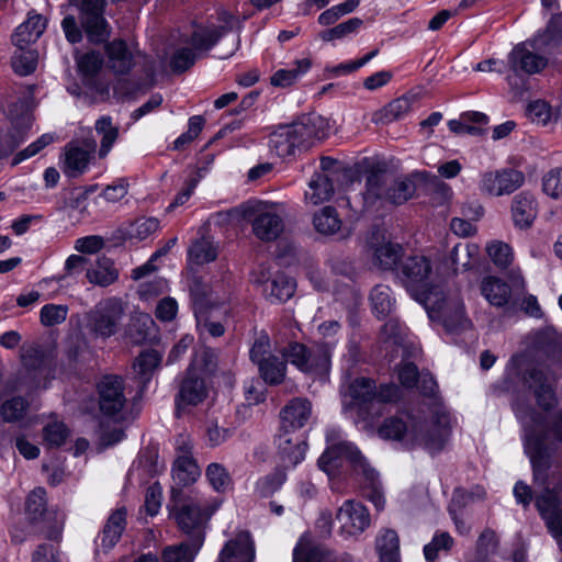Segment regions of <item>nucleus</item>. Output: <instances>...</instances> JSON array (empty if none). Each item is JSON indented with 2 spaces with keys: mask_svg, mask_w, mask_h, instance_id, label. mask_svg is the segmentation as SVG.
<instances>
[{
  "mask_svg": "<svg viewBox=\"0 0 562 562\" xmlns=\"http://www.w3.org/2000/svg\"><path fill=\"white\" fill-rule=\"evenodd\" d=\"M293 562H347L339 560L329 550L314 546L306 538H301L293 550Z\"/></svg>",
  "mask_w": 562,
  "mask_h": 562,
  "instance_id": "obj_27",
  "label": "nucleus"
},
{
  "mask_svg": "<svg viewBox=\"0 0 562 562\" xmlns=\"http://www.w3.org/2000/svg\"><path fill=\"white\" fill-rule=\"evenodd\" d=\"M161 356L156 350L143 351L133 363L134 378L142 384H146L153 376L154 371L158 368Z\"/></svg>",
  "mask_w": 562,
  "mask_h": 562,
  "instance_id": "obj_36",
  "label": "nucleus"
},
{
  "mask_svg": "<svg viewBox=\"0 0 562 562\" xmlns=\"http://www.w3.org/2000/svg\"><path fill=\"white\" fill-rule=\"evenodd\" d=\"M37 65V54L35 50L18 48L12 57V68L20 76L32 74Z\"/></svg>",
  "mask_w": 562,
  "mask_h": 562,
  "instance_id": "obj_49",
  "label": "nucleus"
},
{
  "mask_svg": "<svg viewBox=\"0 0 562 562\" xmlns=\"http://www.w3.org/2000/svg\"><path fill=\"white\" fill-rule=\"evenodd\" d=\"M283 357L305 373H324L328 369L329 356L325 350H308L299 342L290 344L282 351Z\"/></svg>",
  "mask_w": 562,
  "mask_h": 562,
  "instance_id": "obj_11",
  "label": "nucleus"
},
{
  "mask_svg": "<svg viewBox=\"0 0 562 562\" xmlns=\"http://www.w3.org/2000/svg\"><path fill=\"white\" fill-rule=\"evenodd\" d=\"M212 311L207 310L206 312L196 313V325L202 333L206 331L212 337H220L224 334L225 328L220 322L213 319Z\"/></svg>",
  "mask_w": 562,
  "mask_h": 562,
  "instance_id": "obj_64",
  "label": "nucleus"
},
{
  "mask_svg": "<svg viewBox=\"0 0 562 562\" xmlns=\"http://www.w3.org/2000/svg\"><path fill=\"white\" fill-rule=\"evenodd\" d=\"M217 257L216 248L213 243L202 238L192 244L189 248V258L196 265H203L215 260Z\"/></svg>",
  "mask_w": 562,
  "mask_h": 562,
  "instance_id": "obj_50",
  "label": "nucleus"
},
{
  "mask_svg": "<svg viewBox=\"0 0 562 562\" xmlns=\"http://www.w3.org/2000/svg\"><path fill=\"white\" fill-rule=\"evenodd\" d=\"M381 562H400V539L395 530H381L375 539Z\"/></svg>",
  "mask_w": 562,
  "mask_h": 562,
  "instance_id": "obj_32",
  "label": "nucleus"
},
{
  "mask_svg": "<svg viewBox=\"0 0 562 562\" xmlns=\"http://www.w3.org/2000/svg\"><path fill=\"white\" fill-rule=\"evenodd\" d=\"M159 228V221L155 217L138 218L128 227L127 234L131 238L143 240Z\"/></svg>",
  "mask_w": 562,
  "mask_h": 562,
  "instance_id": "obj_57",
  "label": "nucleus"
},
{
  "mask_svg": "<svg viewBox=\"0 0 562 562\" xmlns=\"http://www.w3.org/2000/svg\"><path fill=\"white\" fill-rule=\"evenodd\" d=\"M271 342L267 334L261 333L255 340L250 349V359L255 364H260L265 360L272 357Z\"/></svg>",
  "mask_w": 562,
  "mask_h": 562,
  "instance_id": "obj_62",
  "label": "nucleus"
},
{
  "mask_svg": "<svg viewBox=\"0 0 562 562\" xmlns=\"http://www.w3.org/2000/svg\"><path fill=\"white\" fill-rule=\"evenodd\" d=\"M98 390L101 412L110 417H119L126 404L123 379L106 375L100 381Z\"/></svg>",
  "mask_w": 562,
  "mask_h": 562,
  "instance_id": "obj_14",
  "label": "nucleus"
},
{
  "mask_svg": "<svg viewBox=\"0 0 562 562\" xmlns=\"http://www.w3.org/2000/svg\"><path fill=\"white\" fill-rule=\"evenodd\" d=\"M415 190V182L408 176L390 178L386 202L392 205H401L413 198Z\"/></svg>",
  "mask_w": 562,
  "mask_h": 562,
  "instance_id": "obj_38",
  "label": "nucleus"
},
{
  "mask_svg": "<svg viewBox=\"0 0 562 562\" xmlns=\"http://www.w3.org/2000/svg\"><path fill=\"white\" fill-rule=\"evenodd\" d=\"M70 431L60 420H50L43 427V440L50 448L63 446Z\"/></svg>",
  "mask_w": 562,
  "mask_h": 562,
  "instance_id": "obj_48",
  "label": "nucleus"
},
{
  "mask_svg": "<svg viewBox=\"0 0 562 562\" xmlns=\"http://www.w3.org/2000/svg\"><path fill=\"white\" fill-rule=\"evenodd\" d=\"M29 404L22 397H13L1 406V415L4 422L13 423L24 417Z\"/></svg>",
  "mask_w": 562,
  "mask_h": 562,
  "instance_id": "obj_54",
  "label": "nucleus"
},
{
  "mask_svg": "<svg viewBox=\"0 0 562 562\" xmlns=\"http://www.w3.org/2000/svg\"><path fill=\"white\" fill-rule=\"evenodd\" d=\"M67 314V305L46 304L40 311V321L43 326L52 327L64 323Z\"/></svg>",
  "mask_w": 562,
  "mask_h": 562,
  "instance_id": "obj_51",
  "label": "nucleus"
},
{
  "mask_svg": "<svg viewBox=\"0 0 562 562\" xmlns=\"http://www.w3.org/2000/svg\"><path fill=\"white\" fill-rule=\"evenodd\" d=\"M46 29V20L37 13L30 12L27 19L21 23L12 35L16 48H27L35 43Z\"/></svg>",
  "mask_w": 562,
  "mask_h": 562,
  "instance_id": "obj_26",
  "label": "nucleus"
},
{
  "mask_svg": "<svg viewBox=\"0 0 562 562\" xmlns=\"http://www.w3.org/2000/svg\"><path fill=\"white\" fill-rule=\"evenodd\" d=\"M87 278L90 283L108 286L117 280L119 271L111 259L102 257L98 258L95 265L87 270Z\"/></svg>",
  "mask_w": 562,
  "mask_h": 562,
  "instance_id": "obj_33",
  "label": "nucleus"
},
{
  "mask_svg": "<svg viewBox=\"0 0 562 562\" xmlns=\"http://www.w3.org/2000/svg\"><path fill=\"white\" fill-rule=\"evenodd\" d=\"M94 128L101 135L99 156L104 158L119 137V127L112 124L110 116H102L95 122Z\"/></svg>",
  "mask_w": 562,
  "mask_h": 562,
  "instance_id": "obj_44",
  "label": "nucleus"
},
{
  "mask_svg": "<svg viewBox=\"0 0 562 562\" xmlns=\"http://www.w3.org/2000/svg\"><path fill=\"white\" fill-rule=\"evenodd\" d=\"M260 376L267 384H281L286 374V361L272 356L257 366Z\"/></svg>",
  "mask_w": 562,
  "mask_h": 562,
  "instance_id": "obj_41",
  "label": "nucleus"
},
{
  "mask_svg": "<svg viewBox=\"0 0 562 562\" xmlns=\"http://www.w3.org/2000/svg\"><path fill=\"white\" fill-rule=\"evenodd\" d=\"M200 476V469L192 456L179 454L173 463L172 477L182 485L193 483Z\"/></svg>",
  "mask_w": 562,
  "mask_h": 562,
  "instance_id": "obj_40",
  "label": "nucleus"
},
{
  "mask_svg": "<svg viewBox=\"0 0 562 562\" xmlns=\"http://www.w3.org/2000/svg\"><path fill=\"white\" fill-rule=\"evenodd\" d=\"M479 246L472 243H458L451 250L449 259L454 272L468 270L476 262Z\"/></svg>",
  "mask_w": 562,
  "mask_h": 562,
  "instance_id": "obj_37",
  "label": "nucleus"
},
{
  "mask_svg": "<svg viewBox=\"0 0 562 562\" xmlns=\"http://www.w3.org/2000/svg\"><path fill=\"white\" fill-rule=\"evenodd\" d=\"M46 492L37 487L30 493L26 499V513L31 519L37 520L45 512Z\"/></svg>",
  "mask_w": 562,
  "mask_h": 562,
  "instance_id": "obj_59",
  "label": "nucleus"
},
{
  "mask_svg": "<svg viewBox=\"0 0 562 562\" xmlns=\"http://www.w3.org/2000/svg\"><path fill=\"white\" fill-rule=\"evenodd\" d=\"M312 414L311 403L306 398H292L281 411V430L292 432L305 426Z\"/></svg>",
  "mask_w": 562,
  "mask_h": 562,
  "instance_id": "obj_19",
  "label": "nucleus"
},
{
  "mask_svg": "<svg viewBox=\"0 0 562 562\" xmlns=\"http://www.w3.org/2000/svg\"><path fill=\"white\" fill-rule=\"evenodd\" d=\"M507 64L516 75H535L548 65L544 56L535 52L533 42L517 44L508 54Z\"/></svg>",
  "mask_w": 562,
  "mask_h": 562,
  "instance_id": "obj_13",
  "label": "nucleus"
},
{
  "mask_svg": "<svg viewBox=\"0 0 562 562\" xmlns=\"http://www.w3.org/2000/svg\"><path fill=\"white\" fill-rule=\"evenodd\" d=\"M398 389L394 385H382L378 391L375 382L369 378H357L344 394V411H355L361 420H369L382 414L385 403L395 401Z\"/></svg>",
  "mask_w": 562,
  "mask_h": 562,
  "instance_id": "obj_5",
  "label": "nucleus"
},
{
  "mask_svg": "<svg viewBox=\"0 0 562 562\" xmlns=\"http://www.w3.org/2000/svg\"><path fill=\"white\" fill-rule=\"evenodd\" d=\"M486 251L488 254L490 259L496 265L498 268H506L510 265L513 260V251L509 245L503 241H492L487 245Z\"/></svg>",
  "mask_w": 562,
  "mask_h": 562,
  "instance_id": "obj_52",
  "label": "nucleus"
},
{
  "mask_svg": "<svg viewBox=\"0 0 562 562\" xmlns=\"http://www.w3.org/2000/svg\"><path fill=\"white\" fill-rule=\"evenodd\" d=\"M97 143L94 139H86L82 145L69 144L65 148L63 171L66 176L76 178L87 171L88 166L95 153Z\"/></svg>",
  "mask_w": 562,
  "mask_h": 562,
  "instance_id": "obj_16",
  "label": "nucleus"
},
{
  "mask_svg": "<svg viewBox=\"0 0 562 562\" xmlns=\"http://www.w3.org/2000/svg\"><path fill=\"white\" fill-rule=\"evenodd\" d=\"M205 474L212 487L217 492H224L231 485L229 473L220 463L209 464Z\"/></svg>",
  "mask_w": 562,
  "mask_h": 562,
  "instance_id": "obj_53",
  "label": "nucleus"
},
{
  "mask_svg": "<svg viewBox=\"0 0 562 562\" xmlns=\"http://www.w3.org/2000/svg\"><path fill=\"white\" fill-rule=\"evenodd\" d=\"M256 282L263 284V293L271 303H283L291 299L295 291V282L282 274H276L271 280L262 272Z\"/></svg>",
  "mask_w": 562,
  "mask_h": 562,
  "instance_id": "obj_25",
  "label": "nucleus"
},
{
  "mask_svg": "<svg viewBox=\"0 0 562 562\" xmlns=\"http://www.w3.org/2000/svg\"><path fill=\"white\" fill-rule=\"evenodd\" d=\"M193 300L194 314L214 310L213 291L200 279H194L190 285Z\"/></svg>",
  "mask_w": 562,
  "mask_h": 562,
  "instance_id": "obj_45",
  "label": "nucleus"
},
{
  "mask_svg": "<svg viewBox=\"0 0 562 562\" xmlns=\"http://www.w3.org/2000/svg\"><path fill=\"white\" fill-rule=\"evenodd\" d=\"M370 301L378 317H385L391 314L395 304L391 289L383 284H378L372 289Z\"/></svg>",
  "mask_w": 562,
  "mask_h": 562,
  "instance_id": "obj_43",
  "label": "nucleus"
},
{
  "mask_svg": "<svg viewBox=\"0 0 562 562\" xmlns=\"http://www.w3.org/2000/svg\"><path fill=\"white\" fill-rule=\"evenodd\" d=\"M311 65L312 63L308 58L299 59L294 63L292 68L279 69L271 77V83L277 87H289L306 74Z\"/></svg>",
  "mask_w": 562,
  "mask_h": 562,
  "instance_id": "obj_42",
  "label": "nucleus"
},
{
  "mask_svg": "<svg viewBox=\"0 0 562 562\" xmlns=\"http://www.w3.org/2000/svg\"><path fill=\"white\" fill-rule=\"evenodd\" d=\"M289 434L284 432L279 436L278 450L285 463L295 467L304 459L307 446L302 440H293Z\"/></svg>",
  "mask_w": 562,
  "mask_h": 562,
  "instance_id": "obj_34",
  "label": "nucleus"
},
{
  "mask_svg": "<svg viewBox=\"0 0 562 562\" xmlns=\"http://www.w3.org/2000/svg\"><path fill=\"white\" fill-rule=\"evenodd\" d=\"M416 97L414 94H404L393 101H391L382 110L373 114V122L376 124H384L395 120H400L405 116L413 106Z\"/></svg>",
  "mask_w": 562,
  "mask_h": 562,
  "instance_id": "obj_30",
  "label": "nucleus"
},
{
  "mask_svg": "<svg viewBox=\"0 0 562 562\" xmlns=\"http://www.w3.org/2000/svg\"><path fill=\"white\" fill-rule=\"evenodd\" d=\"M340 531L346 536H358L370 525V515L367 508L355 501H346L337 512Z\"/></svg>",
  "mask_w": 562,
  "mask_h": 562,
  "instance_id": "obj_17",
  "label": "nucleus"
},
{
  "mask_svg": "<svg viewBox=\"0 0 562 562\" xmlns=\"http://www.w3.org/2000/svg\"><path fill=\"white\" fill-rule=\"evenodd\" d=\"M481 293L493 306L503 307L510 300V288L502 279L493 276L483 278L481 281Z\"/></svg>",
  "mask_w": 562,
  "mask_h": 562,
  "instance_id": "obj_29",
  "label": "nucleus"
},
{
  "mask_svg": "<svg viewBox=\"0 0 562 562\" xmlns=\"http://www.w3.org/2000/svg\"><path fill=\"white\" fill-rule=\"evenodd\" d=\"M285 481V471L283 469H276L272 473H269L257 481L255 487L256 493L261 497L271 496L280 490Z\"/></svg>",
  "mask_w": 562,
  "mask_h": 562,
  "instance_id": "obj_47",
  "label": "nucleus"
},
{
  "mask_svg": "<svg viewBox=\"0 0 562 562\" xmlns=\"http://www.w3.org/2000/svg\"><path fill=\"white\" fill-rule=\"evenodd\" d=\"M329 124L322 115L312 113L301 116L297 121L278 126L269 135V148L278 157L294 156L306 150L315 142L328 136Z\"/></svg>",
  "mask_w": 562,
  "mask_h": 562,
  "instance_id": "obj_3",
  "label": "nucleus"
},
{
  "mask_svg": "<svg viewBox=\"0 0 562 562\" xmlns=\"http://www.w3.org/2000/svg\"><path fill=\"white\" fill-rule=\"evenodd\" d=\"M450 434V416L436 412L427 420H417L411 415L387 418L378 428L382 439L402 441L406 446H420L429 452L440 451Z\"/></svg>",
  "mask_w": 562,
  "mask_h": 562,
  "instance_id": "obj_1",
  "label": "nucleus"
},
{
  "mask_svg": "<svg viewBox=\"0 0 562 562\" xmlns=\"http://www.w3.org/2000/svg\"><path fill=\"white\" fill-rule=\"evenodd\" d=\"M366 244L372 255L373 265L382 270H393L403 256L402 247L386 240L379 231H373L367 237Z\"/></svg>",
  "mask_w": 562,
  "mask_h": 562,
  "instance_id": "obj_15",
  "label": "nucleus"
},
{
  "mask_svg": "<svg viewBox=\"0 0 562 562\" xmlns=\"http://www.w3.org/2000/svg\"><path fill=\"white\" fill-rule=\"evenodd\" d=\"M535 344L548 357L554 360L562 358V335L553 328L539 330L535 336Z\"/></svg>",
  "mask_w": 562,
  "mask_h": 562,
  "instance_id": "obj_39",
  "label": "nucleus"
},
{
  "mask_svg": "<svg viewBox=\"0 0 562 562\" xmlns=\"http://www.w3.org/2000/svg\"><path fill=\"white\" fill-rule=\"evenodd\" d=\"M54 140H55L54 134H50V133L43 134L40 138H37L32 144H30L26 148L19 151L14 156L13 164L14 165L20 164L21 161L35 156L37 153H40L46 146L52 144Z\"/></svg>",
  "mask_w": 562,
  "mask_h": 562,
  "instance_id": "obj_63",
  "label": "nucleus"
},
{
  "mask_svg": "<svg viewBox=\"0 0 562 562\" xmlns=\"http://www.w3.org/2000/svg\"><path fill=\"white\" fill-rule=\"evenodd\" d=\"M362 24V21L359 18H352L349 19L346 22H342L338 25H336L333 29L326 30L321 33V37L323 41H333L336 38H341L352 32H355L360 25Z\"/></svg>",
  "mask_w": 562,
  "mask_h": 562,
  "instance_id": "obj_60",
  "label": "nucleus"
},
{
  "mask_svg": "<svg viewBox=\"0 0 562 562\" xmlns=\"http://www.w3.org/2000/svg\"><path fill=\"white\" fill-rule=\"evenodd\" d=\"M207 396V389L203 379L196 375L195 370L190 367L187 376L182 381L177 398L178 413L186 406H195L202 403Z\"/></svg>",
  "mask_w": 562,
  "mask_h": 562,
  "instance_id": "obj_20",
  "label": "nucleus"
},
{
  "mask_svg": "<svg viewBox=\"0 0 562 562\" xmlns=\"http://www.w3.org/2000/svg\"><path fill=\"white\" fill-rule=\"evenodd\" d=\"M201 547L195 548V541L182 542L176 546H168L162 551V562H193L196 552Z\"/></svg>",
  "mask_w": 562,
  "mask_h": 562,
  "instance_id": "obj_46",
  "label": "nucleus"
},
{
  "mask_svg": "<svg viewBox=\"0 0 562 562\" xmlns=\"http://www.w3.org/2000/svg\"><path fill=\"white\" fill-rule=\"evenodd\" d=\"M172 502L171 516L179 529L189 535L192 541H195V548L201 547L205 525L218 508V503L199 492L173 493Z\"/></svg>",
  "mask_w": 562,
  "mask_h": 562,
  "instance_id": "obj_4",
  "label": "nucleus"
},
{
  "mask_svg": "<svg viewBox=\"0 0 562 562\" xmlns=\"http://www.w3.org/2000/svg\"><path fill=\"white\" fill-rule=\"evenodd\" d=\"M217 21L218 25L214 23L207 25L194 24L190 44L195 50H209L221 36L233 30L238 23L237 18L227 11H220Z\"/></svg>",
  "mask_w": 562,
  "mask_h": 562,
  "instance_id": "obj_12",
  "label": "nucleus"
},
{
  "mask_svg": "<svg viewBox=\"0 0 562 562\" xmlns=\"http://www.w3.org/2000/svg\"><path fill=\"white\" fill-rule=\"evenodd\" d=\"M430 318L440 321L447 331L458 334L471 328L472 323L467 317L462 301L454 297H447L442 292L434 296L429 303L424 304Z\"/></svg>",
  "mask_w": 562,
  "mask_h": 562,
  "instance_id": "obj_9",
  "label": "nucleus"
},
{
  "mask_svg": "<svg viewBox=\"0 0 562 562\" xmlns=\"http://www.w3.org/2000/svg\"><path fill=\"white\" fill-rule=\"evenodd\" d=\"M527 115L533 123L547 125L552 119V110L547 102L536 100L529 103L527 108Z\"/></svg>",
  "mask_w": 562,
  "mask_h": 562,
  "instance_id": "obj_61",
  "label": "nucleus"
},
{
  "mask_svg": "<svg viewBox=\"0 0 562 562\" xmlns=\"http://www.w3.org/2000/svg\"><path fill=\"white\" fill-rule=\"evenodd\" d=\"M485 497V490L482 486H474L470 491L463 490V488H457L453 492L451 506L456 509L465 507L472 503L479 502L484 499Z\"/></svg>",
  "mask_w": 562,
  "mask_h": 562,
  "instance_id": "obj_56",
  "label": "nucleus"
},
{
  "mask_svg": "<svg viewBox=\"0 0 562 562\" xmlns=\"http://www.w3.org/2000/svg\"><path fill=\"white\" fill-rule=\"evenodd\" d=\"M255 548L248 532H240L222 549L218 562H254Z\"/></svg>",
  "mask_w": 562,
  "mask_h": 562,
  "instance_id": "obj_24",
  "label": "nucleus"
},
{
  "mask_svg": "<svg viewBox=\"0 0 562 562\" xmlns=\"http://www.w3.org/2000/svg\"><path fill=\"white\" fill-rule=\"evenodd\" d=\"M432 263L425 256L407 258L401 269V280L411 295L420 304L429 303L441 290L431 283Z\"/></svg>",
  "mask_w": 562,
  "mask_h": 562,
  "instance_id": "obj_7",
  "label": "nucleus"
},
{
  "mask_svg": "<svg viewBox=\"0 0 562 562\" xmlns=\"http://www.w3.org/2000/svg\"><path fill=\"white\" fill-rule=\"evenodd\" d=\"M539 212L537 198L529 191H521L510 202V216L516 228L529 229Z\"/></svg>",
  "mask_w": 562,
  "mask_h": 562,
  "instance_id": "obj_18",
  "label": "nucleus"
},
{
  "mask_svg": "<svg viewBox=\"0 0 562 562\" xmlns=\"http://www.w3.org/2000/svg\"><path fill=\"white\" fill-rule=\"evenodd\" d=\"M124 315V302L119 297H109L87 313L86 326L94 337L106 339L117 333Z\"/></svg>",
  "mask_w": 562,
  "mask_h": 562,
  "instance_id": "obj_8",
  "label": "nucleus"
},
{
  "mask_svg": "<svg viewBox=\"0 0 562 562\" xmlns=\"http://www.w3.org/2000/svg\"><path fill=\"white\" fill-rule=\"evenodd\" d=\"M543 192L552 199L562 200V168H555L542 179Z\"/></svg>",
  "mask_w": 562,
  "mask_h": 562,
  "instance_id": "obj_58",
  "label": "nucleus"
},
{
  "mask_svg": "<svg viewBox=\"0 0 562 562\" xmlns=\"http://www.w3.org/2000/svg\"><path fill=\"white\" fill-rule=\"evenodd\" d=\"M453 544V539L448 532H438L434 536L431 542L424 547V554L428 562L437 559L438 552L448 551Z\"/></svg>",
  "mask_w": 562,
  "mask_h": 562,
  "instance_id": "obj_55",
  "label": "nucleus"
},
{
  "mask_svg": "<svg viewBox=\"0 0 562 562\" xmlns=\"http://www.w3.org/2000/svg\"><path fill=\"white\" fill-rule=\"evenodd\" d=\"M313 226L315 231L323 236L338 235L339 239H346L351 235V231L342 225V221L333 206H324L313 216Z\"/></svg>",
  "mask_w": 562,
  "mask_h": 562,
  "instance_id": "obj_21",
  "label": "nucleus"
},
{
  "mask_svg": "<svg viewBox=\"0 0 562 562\" xmlns=\"http://www.w3.org/2000/svg\"><path fill=\"white\" fill-rule=\"evenodd\" d=\"M106 65L117 75H125L135 65L133 50L123 40H113L105 45Z\"/></svg>",
  "mask_w": 562,
  "mask_h": 562,
  "instance_id": "obj_22",
  "label": "nucleus"
},
{
  "mask_svg": "<svg viewBox=\"0 0 562 562\" xmlns=\"http://www.w3.org/2000/svg\"><path fill=\"white\" fill-rule=\"evenodd\" d=\"M217 216L223 217V221L251 222L254 235L262 241L277 239L284 229L283 217L278 207L261 201H248L226 213H218Z\"/></svg>",
  "mask_w": 562,
  "mask_h": 562,
  "instance_id": "obj_6",
  "label": "nucleus"
},
{
  "mask_svg": "<svg viewBox=\"0 0 562 562\" xmlns=\"http://www.w3.org/2000/svg\"><path fill=\"white\" fill-rule=\"evenodd\" d=\"M155 323L151 316L143 312H134L127 326V336L134 344H143L149 339Z\"/></svg>",
  "mask_w": 562,
  "mask_h": 562,
  "instance_id": "obj_35",
  "label": "nucleus"
},
{
  "mask_svg": "<svg viewBox=\"0 0 562 562\" xmlns=\"http://www.w3.org/2000/svg\"><path fill=\"white\" fill-rule=\"evenodd\" d=\"M526 182L525 173L513 167L484 171L479 181L482 194L499 198L509 195L520 189Z\"/></svg>",
  "mask_w": 562,
  "mask_h": 562,
  "instance_id": "obj_10",
  "label": "nucleus"
},
{
  "mask_svg": "<svg viewBox=\"0 0 562 562\" xmlns=\"http://www.w3.org/2000/svg\"><path fill=\"white\" fill-rule=\"evenodd\" d=\"M390 177L382 172H371L367 177L366 191L363 192V200L368 207H373L376 204H386V193L389 190Z\"/></svg>",
  "mask_w": 562,
  "mask_h": 562,
  "instance_id": "obj_28",
  "label": "nucleus"
},
{
  "mask_svg": "<svg viewBox=\"0 0 562 562\" xmlns=\"http://www.w3.org/2000/svg\"><path fill=\"white\" fill-rule=\"evenodd\" d=\"M126 516L127 514L124 507L112 512L99 536L97 552L100 550L108 552L119 542L126 528Z\"/></svg>",
  "mask_w": 562,
  "mask_h": 562,
  "instance_id": "obj_23",
  "label": "nucleus"
},
{
  "mask_svg": "<svg viewBox=\"0 0 562 562\" xmlns=\"http://www.w3.org/2000/svg\"><path fill=\"white\" fill-rule=\"evenodd\" d=\"M333 180L327 173H315L305 192L306 200L314 205L328 201L334 194Z\"/></svg>",
  "mask_w": 562,
  "mask_h": 562,
  "instance_id": "obj_31",
  "label": "nucleus"
},
{
  "mask_svg": "<svg viewBox=\"0 0 562 562\" xmlns=\"http://www.w3.org/2000/svg\"><path fill=\"white\" fill-rule=\"evenodd\" d=\"M327 448L318 459V468L327 475L333 476L348 461L353 470L361 474L367 484L372 488L370 499L378 509L384 507V497L379 492V473L373 469L366 457L352 442L342 438L338 428H329L326 431Z\"/></svg>",
  "mask_w": 562,
  "mask_h": 562,
  "instance_id": "obj_2",
  "label": "nucleus"
}]
</instances>
